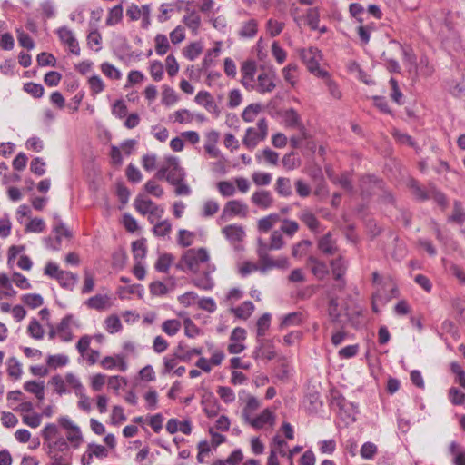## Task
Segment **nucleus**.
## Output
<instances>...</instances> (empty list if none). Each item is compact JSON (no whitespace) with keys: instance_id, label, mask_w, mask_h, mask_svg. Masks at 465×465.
I'll use <instances>...</instances> for the list:
<instances>
[{"instance_id":"obj_49","label":"nucleus","mask_w":465,"mask_h":465,"mask_svg":"<svg viewBox=\"0 0 465 465\" xmlns=\"http://www.w3.org/2000/svg\"><path fill=\"white\" fill-rule=\"evenodd\" d=\"M220 205L215 200H207L203 202L201 210V215L204 218L213 216L219 211Z\"/></svg>"},{"instance_id":"obj_11","label":"nucleus","mask_w":465,"mask_h":465,"mask_svg":"<svg viewBox=\"0 0 465 465\" xmlns=\"http://www.w3.org/2000/svg\"><path fill=\"white\" fill-rule=\"evenodd\" d=\"M242 84L248 90H253L255 87L256 64L253 61H245L241 66Z\"/></svg>"},{"instance_id":"obj_40","label":"nucleus","mask_w":465,"mask_h":465,"mask_svg":"<svg viewBox=\"0 0 465 465\" xmlns=\"http://www.w3.org/2000/svg\"><path fill=\"white\" fill-rule=\"evenodd\" d=\"M144 192L155 198H162L164 195V189L154 179L148 180L143 185Z\"/></svg>"},{"instance_id":"obj_42","label":"nucleus","mask_w":465,"mask_h":465,"mask_svg":"<svg viewBox=\"0 0 465 465\" xmlns=\"http://www.w3.org/2000/svg\"><path fill=\"white\" fill-rule=\"evenodd\" d=\"M449 452L453 456L455 465H465V450L457 442L450 443Z\"/></svg>"},{"instance_id":"obj_19","label":"nucleus","mask_w":465,"mask_h":465,"mask_svg":"<svg viewBox=\"0 0 465 465\" xmlns=\"http://www.w3.org/2000/svg\"><path fill=\"white\" fill-rule=\"evenodd\" d=\"M223 235L232 243L240 242L245 237V231L242 225L230 224L222 229Z\"/></svg>"},{"instance_id":"obj_3","label":"nucleus","mask_w":465,"mask_h":465,"mask_svg":"<svg viewBox=\"0 0 465 465\" xmlns=\"http://www.w3.org/2000/svg\"><path fill=\"white\" fill-rule=\"evenodd\" d=\"M268 135V122L266 118L258 119L255 126H250L245 130L242 137V144L249 150H254L257 145L264 141Z\"/></svg>"},{"instance_id":"obj_1","label":"nucleus","mask_w":465,"mask_h":465,"mask_svg":"<svg viewBox=\"0 0 465 465\" xmlns=\"http://www.w3.org/2000/svg\"><path fill=\"white\" fill-rule=\"evenodd\" d=\"M210 256L204 248L189 249L182 257L183 265L193 273L203 272V276H199L193 280L195 286L203 290H210L214 285L211 273L215 271V267L210 264Z\"/></svg>"},{"instance_id":"obj_59","label":"nucleus","mask_w":465,"mask_h":465,"mask_svg":"<svg viewBox=\"0 0 465 465\" xmlns=\"http://www.w3.org/2000/svg\"><path fill=\"white\" fill-rule=\"evenodd\" d=\"M88 84L93 94H98L104 90V83L99 75H92L88 78Z\"/></svg>"},{"instance_id":"obj_27","label":"nucleus","mask_w":465,"mask_h":465,"mask_svg":"<svg viewBox=\"0 0 465 465\" xmlns=\"http://www.w3.org/2000/svg\"><path fill=\"white\" fill-rule=\"evenodd\" d=\"M279 221V214L271 213L258 220L257 229L261 232H268Z\"/></svg>"},{"instance_id":"obj_20","label":"nucleus","mask_w":465,"mask_h":465,"mask_svg":"<svg viewBox=\"0 0 465 465\" xmlns=\"http://www.w3.org/2000/svg\"><path fill=\"white\" fill-rule=\"evenodd\" d=\"M219 141V133L215 130H211L205 134V152L213 158H217L220 155V150L216 144Z\"/></svg>"},{"instance_id":"obj_43","label":"nucleus","mask_w":465,"mask_h":465,"mask_svg":"<svg viewBox=\"0 0 465 465\" xmlns=\"http://www.w3.org/2000/svg\"><path fill=\"white\" fill-rule=\"evenodd\" d=\"M271 451L285 457L288 450V443L281 436L275 435L270 445Z\"/></svg>"},{"instance_id":"obj_10","label":"nucleus","mask_w":465,"mask_h":465,"mask_svg":"<svg viewBox=\"0 0 465 465\" xmlns=\"http://www.w3.org/2000/svg\"><path fill=\"white\" fill-rule=\"evenodd\" d=\"M56 34L61 43L69 49V52L71 54L74 55L80 54L81 49L79 46V43L73 30L68 28L67 26H62L56 30Z\"/></svg>"},{"instance_id":"obj_47","label":"nucleus","mask_w":465,"mask_h":465,"mask_svg":"<svg viewBox=\"0 0 465 465\" xmlns=\"http://www.w3.org/2000/svg\"><path fill=\"white\" fill-rule=\"evenodd\" d=\"M257 22L254 19H251L242 24L239 35L243 38H252L257 33Z\"/></svg>"},{"instance_id":"obj_7","label":"nucleus","mask_w":465,"mask_h":465,"mask_svg":"<svg viewBox=\"0 0 465 465\" xmlns=\"http://www.w3.org/2000/svg\"><path fill=\"white\" fill-rule=\"evenodd\" d=\"M248 213L249 207L245 203L240 200H231L224 204L222 213L218 218V223H223L234 216L245 218Z\"/></svg>"},{"instance_id":"obj_53","label":"nucleus","mask_w":465,"mask_h":465,"mask_svg":"<svg viewBox=\"0 0 465 465\" xmlns=\"http://www.w3.org/2000/svg\"><path fill=\"white\" fill-rule=\"evenodd\" d=\"M178 95L175 91L170 86H163L162 93V103L166 106H171L176 104Z\"/></svg>"},{"instance_id":"obj_9","label":"nucleus","mask_w":465,"mask_h":465,"mask_svg":"<svg viewBox=\"0 0 465 465\" xmlns=\"http://www.w3.org/2000/svg\"><path fill=\"white\" fill-rule=\"evenodd\" d=\"M290 266V262L287 257L279 256L273 258L267 253H259V271L262 273H266L268 271L272 269H287Z\"/></svg>"},{"instance_id":"obj_30","label":"nucleus","mask_w":465,"mask_h":465,"mask_svg":"<svg viewBox=\"0 0 465 465\" xmlns=\"http://www.w3.org/2000/svg\"><path fill=\"white\" fill-rule=\"evenodd\" d=\"M254 356L257 359L272 360L276 353L269 341H261L259 347L254 351Z\"/></svg>"},{"instance_id":"obj_2","label":"nucleus","mask_w":465,"mask_h":465,"mask_svg":"<svg viewBox=\"0 0 465 465\" xmlns=\"http://www.w3.org/2000/svg\"><path fill=\"white\" fill-rule=\"evenodd\" d=\"M155 176L159 179H164L170 184L177 183V182L186 179V172L181 166L178 157L169 155L164 158Z\"/></svg>"},{"instance_id":"obj_60","label":"nucleus","mask_w":465,"mask_h":465,"mask_svg":"<svg viewBox=\"0 0 465 465\" xmlns=\"http://www.w3.org/2000/svg\"><path fill=\"white\" fill-rule=\"evenodd\" d=\"M172 289L173 286L169 288L167 285L159 281L152 282L149 286L150 293L153 296H163L167 294Z\"/></svg>"},{"instance_id":"obj_26","label":"nucleus","mask_w":465,"mask_h":465,"mask_svg":"<svg viewBox=\"0 0 465 465\" xmlns=\"http://www.w3.org/2000/svg\"><path fill=\"white\" fill-rule=\"evenodd\" d=\"M12 280L5 274L0 273V299L11 298L16 295V291L12 286Z\"/></svg>"},{"instance_id":"obj_45","label":"nucleus","mask_w":465,"mask_h":465,"mask_svg":"<svg viewBox=\"0 0 465 465\" xmlns=\"http://www.w3.org/2000/svg\"><path fill=\"white\" fill-rule=\"evenodd\" d=\"M302 322V314L299 312H291L282 317L280 327L289 328L292 326L300 325Z\"/></svg>"},{"instance_id":"obj_56","label":"nucleus","mask_w":465,"mask_h":465,"mask_svg":"<svg viewBox=\"0 0 465 465\" xmlns=\"http://www.w3.org/2000/svg\"><path fill=\"white\" fill-rule=\"evenodd\" d=\"M24 91L34 98H41L44 95L45 89L42 84L29 82L24 84Z\"/></svg>"},{"instance_id":"obj_38","label":"nucleus","mask_w":465,"mask_h":465,"mask_svg":"<svg viewBox=\"0 0 465 465\" xmlns=\"http://www.w3.org/2000/svg\"><path fill=\"white\" fill-rule=\"evenodd\" d=\"M183 22L195 35L201 25V16L196 12H191L183 18Z\"/></svg>"},{"instance_id":"obj_44","label":"nucleus","mask_w":465,"mask_h":465,"mask_svg":"<svg viewBox=\"0 0 465 465\" xmlns=\"http://www.w3.org/2000/svg\"><path fill=\"white\" fill-rule=\"evenodd\" d=\"M59 284L67 290H73L77 282V276L70 272L64 271L56 279Z\"/></svg>"},{"instance_id":"obj_4","label":"nucleus","mask_w":465,"mask_h":465,"mask_svg":"<svg viewBox=\"0 0 465 465\" xmlns=\"http://www.w3.org/2000/svg\"><path fill=\"white\" fill-rule=\"evenodd\" d=\"M45 452L51 460L63 465H72V453L70 452V446L64 438L61 436H59V438H57L54 443L47 445V450Z\"/></svg>"},{"instance_id":"obj_41","label":"nucleus","mask_w":465,"mask_h":465,"mask_svg":"<svg viewBox=\"0 0 465 465\" xmlns=\"http://www.w3.org/2000/svg\"><path fill=\"white\" fill-rule=\"evenodd\" d=\"M300 220L313 232L319 229L320 223L316 216L310 211H303L299 215Z\"/></svg>"},{"instance_id":"obj_5","label":"nucleus","mask_w":465,"mask_h":465,"mask_svg":"<svg viewBox=\"0 0 465 465\" xmlns=\"http://www.w3.org/2000/svg\"><path fill=\"white\" fill-rule=\"evenodd\" d=\"M300 57L312 74L318 77H325L327 75V71L320 68L322 54L317 48L309 47L302 49L300 51Z\"/></svg>"},{"instance_id":"obj_6","label":"nucleus","mask_w":465,"mask_h":465,"mask_svg":"<svg viewBox=\"0 0 465 465\" xmlns=\"http://www.w3.org/2000/svg\"><path fill=\"white\" fill-rule=\"evenodd\" d=\"M134 208L143 215L149 214L151 223L154 218H160L163 213V209L154 203L150 198L143 194H139L134 203Z\"/></svg>"},{"instance_id":"obj_14","label":"nucleus","mask_w":465,"mask_h":465,"mask_svg":"<svg viewBox=\"0 0 465 465\" xmlns=\"http://www.w3.org/2000/svg\"><path fill=\"white\" fill-rule=\"evenodd\" d=\"M245 339L246 331L240 327L234 328L230 336L228 351L232 354L241 353L245 349V346L242 343Z\"/></svg>"},{"instance_id":"obj_29","label":"nucleus","mask_w":465,"mask_h":465,"mask_svg":"<svg viewBox=\"0 0 465 465\" xmlns=\"http://www.w3.org/2000/svg\"><path fill=\"white\" fill-rule=\"evenodd\" d=\"M86 305L91 309L104 310L111 306L110 297L107 295H94L86 301Z\"/></svg>"},{"instance_id":"obj_46","label":"nucleus","mask_w":465,"mask_h":465,"mask_svg":"<svg viewBox=\"0 0 465 465\" xmlns=\"http://www.w3.org/2000/svg\"><path fill=\"white\" fill-rule=\"evenodd\" d=\"M282 73L287 83L292 86L296 84L298 78V66L295 64H289L282 69Z\"/></svg>"},{"instance_id":"obj_12","label":"nucleus","mask_w":465,"mask_h":465,"mask_svg":"<svg viewBox=\"0 0 465 465\" xmlns=\"http://www.w3.org/2000/svg\"><path fill=\"white\" fill-rule=\"evenodd\" d=\"M275 418L276 417H275L273 411L267 408V409H264L261 414H259L255 417L252 416L245 421L247 423H249L254 429L260 430V429L264 428L267 425L272 427L275 423Z\"/></svg>"},{"instance_id":"obj_24","label":"nucleus","mask_w":465,"mask_h":465,"mask_svg":"<svg viewBox=\"0 0 465 465\" xmlns=\"http://www.w3.org/2000/svg\"><path fill=\"white\" fill-rule=\"evenodd\" d=\"M283 122L286 127L299 129L305 127L298 113L293 109H288L283 114Z\"/></svg>"},{"instance_id":"obj_36","label":"nucleus","mask_w":465,"mask_h":465,"mask_svg":"<svg viewBox=\"0 0 465 465\" xmlns=\"http://www.w3.org/2000/svg\"><path fill=\"white\" fill-rule=\"evenodd\" d=\"M274 188L277 193L283 197H288L292 193L291 180L286 177H279L276 180Z\"/></svg>"},{"instance_id":"obj_21","label":"nucleus","mask_w":465,"mask_h":465,"mask_svg":"<svg viewBox=\"0 0 465 465\" xmlns=\"http://www.w3.org/2000/svg\"><path fill=\"white\" fill-rule=\"evenodd\" d=\"M72 322L73 317L68 315L63 318L60 323L57 325V335L63 341H70L73 339L71 331Z\"/></svg>"},{"instance_id":"obj_64","label":"nucleus","mask_w":465,"mask_h":465,"mask_svg":"<svg viewBox=\"0 0 465 465\" xmlns=\"http://www.w3.org/2000/svg\"><path fill=\"white\" fill-rule=\"evenodd\" d=\"M21 299L24 303L33 309L40 307L44 302L42 296L35 293L25 294Z\"/></svg>"},{"instance_id":"obj_22","label":"nucleus","mask_w":465,"mask_h":465,"mask_svg":"<svg viewBox=\"0 0 465 465\" xmlns=\"http://www.w3.org/2000/svg\"><path fill=\"white\" fill-rule=\"evenodd\" d=\"M331 266L334 278L336 281H338L337 288L341 290L345 285V282L341 279V276L346 271V262L340 257L336 260H333L331 262Z\"/></svg>"},{"instance_id":"obj_51","label":"nucleus","mask_w":465,"mask_h":465,"mask_svg":"<svg viewBox=\"0 0 465 465\" xmlns=\"http://www.w3.org/2000/svg\"><path fill=\"white\" fill-rule=\"evenodd\" d=\"M260 406H261L260 401L256 397H254L252 395H249L247 397L246 405L242 411L244 420L251 418L252 413L253 411H255L256 410H258L260 408Z\"/></svg>"},{"instance_id":"obj_58","label":"nucleus","mask_w":465,"mask_h":465,"mask_svg":"<svg viewBox=\"0 0 465 465\" xmlns=\"http://www.w3.org/2000/svg\"><path fill=\"white\" fill-rule=\"evenodd\" d=\"M65 383L74 391L75 395L84 391V387L82 384L80 379L72 372L66 373Z\"/></svg>"},{"instance_id":"obj_8","label":"nucleus","mask_w":465,"mask_h":465,"mask_svg":"<svg viewBox=\"0 0 465 465\" xmlns=\"http://www.w3.org/2000/svg\"><path fill=\"white\" fill-rule=\"evenodd\" d=\"M331 405L339 410V415L344 421L353 422L356 420L357 406L346 401L341 395H334Z\"/></svg>"},{"instance_id":"obj_33","label":"nucleus","mask_w":465,"mask_h":465,"mask_svg":"<svg viewBox=\"0 0 465 465\" xmlns=\"http://www.w3.org/2000/svg\"><path fill=\"white\" fill-rule=\"evenodd\" d=\"M308 264L311 266L312 273L318 279H323L328 274L327 265L318 259L311 256L308 259Z\"/></svg>"},{"instance_id":"obj_28","label":"nucleus","mask_w":465,"mask_h":465,"mask_svg":"<svg viewBox=\"0 0 465 465\" xmlns=\"http://www.w3.org/2000/svg\"><path fill=\"white\" fill-rule=\"evenodd\" d=\"M253 312L254 305L250 301L243 302L241 305L231 309V312L233 313L235 317L242 320H247Z\"/></svg>"},{"instance_id":"obj_52","label":"nucleus","mask_w":465,"mask_h":465,"mask_svg":"<svg viewBox=\"0 0 465 465\" xmlns=\"http://www.w3.org/2000/svg\"><path fill=\"white\" fill-rule=\"evenodd\" d=\"M132 250L136 262H142L147 252L145 240L140 239L134 242L132 244Z\"/></svg>"},{"instance_id":"obj_17","label":"nucleus","mask_w":465,"mask_h":465,"mask_svg":"<svg viewBox=\"0 0 465 465\" xmlns=\"http://www.w3.org/2000/svg\"><path fill=\"white\" fill-rule=\"evenodd\" d=\"M329 296V315L331 320L338 323L346 322L349 320L346 309L339 308V304L331 293Z\"/></svg>"},{"instance_id":"obj_34","label":"nucleus","mask_w":465,"mask_h":465,"mask_svg":"<svg viewBox=\"0 0 465 465\" xmlns=\"http://www.w3.org/2000/svg\"><path fill=\"white\" fill-rule=\"evenodd\" d=\"M155 53L163 56L170 50L171 45L168 37L163 34H157L153 39Z\"/></svg>"},{"instance_id":"obj_39","label":"nucleus","mask_w":465,"mask_h":465,"mask_svg":"<svg viewBox=\"0 0 465 465\" xmlns=\"http://www.w3.org/2000/svg\"><path fill=\"white\" fill-rule=\"evenodd\" d=\"M24 389L27 392L33 393L39 401L45 398L44 381L37 382L35 381H27L24 384Z\"/></svg>"},{"instance_id":"obj_63","label":"nucleus","mask_w":465,"mask_h":465,"mask_svg":"<svg viewBox=\"0 0 465 465\" xmlns=\"http://www.w3.org/2000/svg\"><path fill=\"white\" fill-rule=\"evenodd\" d=\"M105 329L111 334L120 331L122 323L119 317L116 315L107 317L105 320Z\"/></svg>"},{"instance_id":"obj_25","label":"nucleus","mask_w":465,"mask_h":465,"mask_svg":"<svg viewBox=\"0 0 465 465\" xmlns=\"http://www.w3.org/2000/svg\"><path fill=\"white\" fill-rule=\"evenodd\" d=\"M262 111V105L259 103H253L244 108L241 117L245 123H252L256 120Z\"/></svg>"},{"instance_id":"obj_48","label":"nucleus","mask_w":465,"mask_h":465,"mask_svg":"<svg viewBox=\"0 0 465 465\" xmlns=\"http://www.w3.org/2000/svg\"><path fill=\"white\" fill-rule=\"evenodd\" d=\"M282 163L286 171H292L299 168L302 162L301 159L296 156L294 152H291L283 156Z\"/></svg>"},{"instance_id":"obj_15","label":"nucleus","mask_w":465,"mask_h":465,"mask_svg":"<svg viewBox=\"0 0 465 465\" xmlns=\"http://www.w3.org/2000/svg\"><path fill=\"white\" fill-rule=\"evenodd\" d=\"M251 202L262 210H267L273 205L274 199L271 192L267 190L255 191L251 196Z\"/></svg>"},{"instance_id":"obj_32","label":"nucleus","mask_w":465,"mask_h":465,"mask_svg":"<svg viewBox=\"0 0 465 465\" xmlns=\"http://www.w3.org/2000/svg\"><path fill=\"white\" fill-rule=\"evenodd\" d=\"M124 16V9L122 5H114L110 8L106 16L105 24L108 26H114L119 24Z\"/></svg>"},{"instance_id":"obj_50","label":"nucleus","mask_w":465,"mask_h":465,"mask_svg":"<svg viewBox=\"0 0 465 465\" xmlns=\"http://www.w3.org/2000/svg\"><path fill=\"white\" fill-rule=\"evenodd\" d=\"M66 442H70L74 448H78L84 441L82 431L78 427L69 430L66 434Z\"/></svg>"},{"instance_id":"obj_62","label":"nucleus","mask_w":465,"mask_h":465,"mask_svg":"<svg viewBox=\"0 0 465 465\" xmlns=\"http://www.w3.org/2000/svg\"><path fill=\"white\" fill-rule=\"evenodd\" d=\"M284 23L274 19H269L266 23V30L268 34L274 37L282 33L284 28Z\"/></svg>"},{"instance_id":"obj_61","label":"nucleus","mask_w":465,"mask_h":465,"mask_svg":"<svg viewBox=\"0 0 465 465\" xmlns=\"http://www.w3.org/2000/svg\"><path fill=\"white\" fill-rule=\"evenodd\" d=\"M49 383L59 395H63L67 392L65 378L63 379L60 375H54L51 378Z\"/></svg>"},{"instance_id":"obj_57","label":"nucleus","mask_w":465,"mask_h":465,"mask_svg":"<svg viewBox=\"0 0 465 465\" xmlns=\"http://www.w3.org/2000/svg\"><path fill=\"white\" fill-rule=\"evenodd\" d=\"M271 324V314L264 313L257 321V336L263 337Z\"/></svg>"},{"instance_id":"obj_31","label":"nucleus","mask_w":465,"mask_h":465,"mask_svg":"<svg viewBox=\"0 0 465 465\" xmlns=\"http://www.w3.org/2000/svg\"><path fill=\"white\" fill-rule=\"evenodd\" d=\"M203 50V45L201 42H193L188 44L183 49V54L185 58H187L189 61L195 60Z\"/></svg>"},{"instance_id":"obj_13","label":"nucleus","mask_w":465,"mask_h":465,"mask_svg":"<svg viewBox=\"0 0 465 465\" xmlns=\"http://www.w3.org/2000/svg\"><path fill=\"white\" fill-rule=\"evenodd\" d=\"M274 80V74L262 72L257 75V80L255 81V87L253 90L260 94L272 93L276 87Z\"/></svg>"},{"instance_id":"obj_55","label":"nucleus","mask_w":465,"mask_h":465,"mask_svg":"<svg viewBox=\"0 0 465 465\" xmlns=\"http://www.w3.org/2000/svg\"><path fill=\"white\" fill-rule=\"evenodd\" d=\"M256 158L260 160L262 158L266 163L276 165L279 161V153L272 151L270 148H265L262 152H260L258 154H256Z\"/></svg>"},{"instance_id":"obj_18","label":"nucleus","mask_w":465,"mask_h":465,"mask_svg":"<svg viewBox=\"0 0 465 465\" xmlns=\"http://www.w3.org/2000/svg\"><path fill=\"white\" fill-rule=\"evenodd\" d=\"M100 364L104 370H113L114 368H118L121 371L127 370V362L124 354L106 356L101 361Z\"/></svg>"},{"instance_id":"obj_23","label":"nucleus","mask_w":465,"mask_h":465,"mask_svg":"<svg viewBox=\"0 0 465 465\" xmlns=\"http://www.w3.org/2000/svg\"><path fill=\"white\" fill-rule=\"evenodd\" d=\"M318 248L326 255H333L337 252L336 243L330 233H327L319 239Z\"/></svg>"},{"instance_id":"obj_37","label":"nucleus","mask_w":465,"mask_h":465,"mask_svg":"<svg viewBox=\"0 0 465 465\" xmlns=\"http://www.w3.org/2000/svg\"><path fill=\"white\" fill-rule=\"evenodd\" d=\"M58 428L54 423H49L45 426V428L42 430V435L45 440L44 447L45 450H47V445L50 443H54V440L58 438Z\"/></svg>"},{"instance_id":"obj_35","label":"nucleus","mask_w":465,"mask_h":465,"mask_svg":"<svg viewBox=\"0 0 465 465\" xmlns=\"http://www.w3.org/2000/svg\"><path fill=\"white\" fill-rule=\"evenodd\" d=\"M182 322L178 319H169L164 321L162 325V331L168 336L176 335L182 329Z\"/></svg>"},{"instance_id":"obj_54","label":"nucleus","mask_w":465,"mask_h":465,"mask_svg":"<svg viewBox=\"0 0 465 465\" xmlns=\"http://www.w3.org/2000/svg\"><path fill=\"white\" fill-rule=\"evenodd\" d=\"M68 362V357L64 354L49 355L46 359L47 365L52 369L65 366Z\"/></svg>"},{"instance_id":"obj_16","label":"nucleus","mask_w":465,"mask_h":465,"mask_svg":"<svg viewBox=\"0 0 465 465\" xmlns=\"http://www.w3.org/2000/svg\"><path fill=\"white\" fill-rule=\"evenodd\" d=\"M194 100L198 104L203 106L206 111L213 114L215 117L220 115L221 111L209 92L200 91L196 94Z\"/></svg>"}]
</instances>
